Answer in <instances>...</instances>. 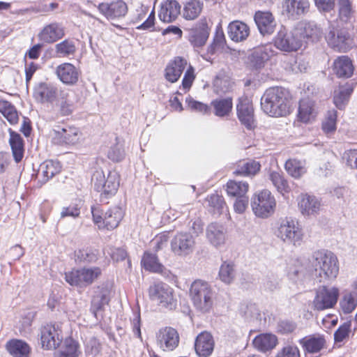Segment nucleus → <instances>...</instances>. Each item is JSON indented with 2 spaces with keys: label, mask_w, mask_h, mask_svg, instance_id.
I'll return each instance as SVG.
<instances>
[{
  "label": "nucleus",
  "mask_w": 357,
  "mask_h": 357,
  "mask_svg": "<svg viewBox=\"0 0 357 357\" xmlns=\"http://www.w3.org/2000/svg\"><path fill=\"white\" fill-rule=\"evenodd\" d=\"M263 111L271 116H286L291 112V98L284 88L275 86L266 90L261 98Z\"/></svg>",
  "instance_id": "nucleus-1"
},
{
  "label": "nucleus",
  "mask_w": 357,
  "mask_h": 357,
  "mask_svg": "<svg viewBox=\"0 0 357 357\" xmlns=\"http://www.w3.org/2000/svg\"><path fill=\"white\" fill-rule=\"evenodd\" d=\"M312 265L314 268V276L319 282L328 283L335 280L339 273L337 258L328 250L314 252Z\"/></svg>",
  "instance_id": "nucleus-2"
},
{
  "label": "nucleus",
  "mask_w": 357,
  "mask_h": 357,
  "mask_svg": "<svg viewBox=\"0 0 357 357\" xmlns=\"http://www.w3.org/2000/svg\"><path fill=\"white\" fill-rule=\"evenodd\" d=\"M190 297L195 308L202 313H207L213 307V291L204 280H196L191 284Z\"/></svg>",
  "instance_id": "nucleus-3"
},
{
  "label": "nucleus",
  "mask_w": 357,
  "mask_h": 357,
  "mask_svg": "<svg viewBox=\"0 0 357 357\" xmlns=\"http://www.w3.org/2000/svg\"><path fill=\"white\" fill-rule=\"evenodd\" d=\"M94 189L100 192L101 202L113 197L119 187V175L116 171H109L107 176L101 169L96 170L92 176Z\"/></svg>",
  "instance_id": "nucleus-4"
},
{
  "label": "nucleus",
  "mask_w": 357,
  "mask_h": 357,
  "mask_svg": "<svg viewBox=\"0 0 357 357\" xmlns=\"http://www.w3.org/2000/svg\"><path fill=\"white\" fill-rule=\"evenodd\" d=\"M328 45L335 51L347 52L355 46L353 36L347 29L330 23L325 33Z\"/></svg>",
  "instance_id": "nucleus-5"
},
{
  "label": "nucleus",
  "mask_w": 357,
  "mask_h": 357,
  "mask_svg": "<svg viewBox=\"0 0 357 357\" xmlns=\"http://www.w3.org/2000/svg\"><path fill=\"white\" fill-rule=\"evenodd\" d=\"M275 234L285 243L299 245L303 239L302 229L296 220L285 218L282 220Z\"/></svg>",
  "instance_id": "nucleus-6"
},
{
  "label": "nucleus",
  "mask_w": 357,
  "mask_h": 357,
  "mask_svg": "<svg viewBox=\"0 0 357 357\" xmlns=\"http://www.w3.org/2000/svg\"><path fill=\"white\" fill-rule=\"evenodd\" d=\"M251 206L256 216L267 218L274 213L276 201L269 190H264L253 195Z\"/></svg>",
  "instance_id": "nucleus-7"
},
{
  "label": "nucleus",
  "mask_w": 357,
  "mask_h": 357,
  "mask_svg": "<svg viewBox=\"0 0 357 357\" xmlns=\"http://www.w3.org/2000/svg\"><path fill=\"white\" fill-rule=\"evenodd\" d=\"M148 292L150 299L162 307L172 309L175 306L174 290L167 284L155 282L150 285Z\"/></svg>",
  "instance_id": "nucleus-8"
},
{
  "label": "nucleus",
  "mask_w": 357,
  "mask_h": 357,
  "mask_svg": "<svg viewBox=\"0 0 357 357\" xmlns=\"http://www.w3.org/2000/svg\"><path fill=\"white\" fill-rule=\"evenodd\" d=\"M101 273L99 267L84 268L66 273L65 279L72 286H86L92 284Z\"/></svg>",
  "instance_id": "nucleus-9"
},
{
  "label": "nucleus",
  "mask_w": 357,
  "mask_h": 357,
  "mask_svg": "<svg viewBox=\"0 0 357 357\" xmlns=\"http://www.w3.org/2000/svg\"><path fill=\"white\" fill-rule=\"evenodd\" d=\"M38 335L41 347L45 350L57 349L63 340L61 330L57 324H49L42 326Z\"/></svg>",
  "instance_id": "nucleus-10"
},
{
  "label": "nucleus",
  "mask_w": 357,
  "mask_h": 357,
  "mask_svg": "<svg viewBox=\"0 0 357 357\" xmlns=\"http://www.w3.org/2000/svg\"><path fill=\"white\" fill-rule=\"evenodd\" d=\"M275 46L287 52L298 50L302 46V43L296 29L291 31H287L284 29L280 30L275 38Z\"/></svg>",
  "instance_id": "nucleus-11"
},
{
  "label": "nucleus",
  "mask_w": 357,
  "mask_h": 357,
  "mask_svg": "<svg viewBox=\"0 0 357 357\" xmlns=\"http://www.w3.org/2000/svg\"><path fill=\"white\" fill-rule=\"evenodd\" d=\"M339 291L337 288L320 287L317 290L316 296L313 301L314 309L321 311L333 307L337 301Z\"/></svg>",
  "instance_id": "nucleus-12"
},
{
  "label": "nucleus",
  "mask_w": 357,
  "mask_h": 357,
  "mask_svg": "<svg viewBox=\"0 0 357 357\" xmlns=\"http://www.w3.org/2000/svg\"><path fill=\"white\" fill-rule=\"evenodd\" d=\"M195 243L192 235L187 232H180L171 241V248L175 255H187L192 252Z\"/></svg>",
  "instance_id": "nucleus-13"
},
{
  "label": "nucleus",
  "mask_w": 357,
  "mask_h": 357,
  "mask_svg": "<svg viewBox=\"0 0 357 357\" xmlns=\"http://www.w3.org/2000/svg\"><path fill=\"white\" fill-rule=\"evenodd\" d=\"M98 9L107 20L124 17L128 10L127 4L123 0L102 2L98 6Z\"/></svg>",
  "instance_id": "nucleus-14"
},
{
  "label": "nucleus",
  "mask_w": 357,
  "mask_h": 357,
  "mask_svg": "<svg viewBox=\"0 0 357 357\" xmlns=\"http://www.w3.org/2000/svg\"><path fill=\"white\" fill-rule=\"evenodd\" d=\"M157 344L163 351H173L178 347L179 335L177 331L172 327L159 330L156 335Z\"/></svg>",
  "instance_id": "nucleus-15"
},
{
  "label": "nucleus",
  "mask_w": 357,
  "mask_h": 357,
  "mask_svg": "<svg viewBox=\"0 0 357 357\" xmlns=\"http://www.w3.org/2000/svg\"><path fill=\"white\" fill-rule=\"evenodd\" d=\"M296 29L302 43L317 42L322 35L321 28L314 22H300Z\"/></svg>",
  "instance_id": "nucleus-16"
},
{
  "label": "nucleus",
  "mask_w": 357,
  "mask_h": 357,
  "mask_svg": "<svg viewBox=\"0 0 357 357\" xmlns=\"http://www.w3.org/2000/svg\"><path fill=\"white\" fill-rule=\"evenodd\" d=\"M209 33L210 29L206 18L203 17L198 21L195 27L190 30L188 39L194 47H200L206 44Z\"/></svg>",
  "instance_id": "nucleus-17"
},
{
  "label": "nucleus",
  "mask_w": 357,
  "mask_h": 357,
  "mask_svg": "<svg viewBox=\"0 0 357 357\" xmlns=\"http://www.w3.org/2000/svg\"><path fill=\"white\" fill-rule=\"evenodd\" d=\"M237 115L239 121L248 129H251L254 124V109L252 102L247 97L238 99L236 106Z\"/></svg>",
  "instance_id": "nucleus-18"
},
{
  "label": "nucleus",
  "mask_w": 357,
  "mask_h": 357,
  "mask_svg": "<svg viewBox=\"0 0 357 357\" xmlns=\"http://www.w3.org/2000/svg\"><path fill=\"white\" fill-rule=\"evenodd\" d=\"M55 73L62 83L69 86L76 84L80 75L79 70L70 63L59 65L56 68Z\"/></svg>",
  "instance_id": "nucleus-19"
},
{
  "label": "nucleus",
  "mask_w": 357,
  "mask_h": 357,
  "mask_svg": "<svg viewBox=\"0 0 357 357\" xmlns=\"http://www.w3.org/2000/svg\"><path fill=\"white\" fill-rule=\"evenodd\" d=\"M58 89L54 84L40 82L34 89L33 96L40 103H52L57 98Z\"/></svg>",
  "instance_id": "nucleus-20"
},
{
  "label": "nucleus",
  "mask_w": 357,
  "mask_h": 357,
  "mask_svg": "<svg viewBox=\"0 0 357 357\" xmlns=\"http://www.w3.org/2000/svg\"><path fill=\"white\" fill-rule=\"evenodd\" d=\"M308 0H284L282 3L283 12L289 18L298 19L309 10Z\"/></svg>",
  "instance_id": "nucleus-21"
},
{
  "label": "nucleus",
  "mask_w": 357,
  "mask_h": 357,
  "mask_svg": "<svg viewBox=\"0 0 357 357\" xmlns=\"http://www.w3.org/2000/svg\"><path fill=\"white\" fill-rule=\"evenodd\" d=\"M274 53L272 44H266L255 48L250 57L251 64L255 68L260 69L274 55Z\"/></svg>",
  "instance_id": "nucleus-22"
},
{
  "label": "nucleus",
  "mask_w": 357,
  "mask_h": 357,
  "mask_svg": "<svg viewBox=\"0 0 357 357\" xmlns=\"http://www.w3.org/2000/svg\"><path fill=\"white\" fill-rule=\"evenodd\" d=\"M65 36L63 26L57 22L46 25L38 33L40 40L45 43H53Z\"/></svg>",
  "instance_id": "nucleus-23"
},
{
  "label": "nucleus",
  "mask_w": 357,
  "mask_h": 357,
  "mask_svg": "<svg viewBox=\"0 0 357 357\" xmlns=\"http://www.w3.org/2000/svg\"><path fill=\"white\" fill-rule=\"evenodd\" d=\"M54 132V140L59 144H75L79 142L81 137V133L78 128L75 127L59 128Z\"/></svg>",
  "instance_id": "nucleus-24"
},
{
  "label": "nucleus",
  "mask_w": 357,
  "mask_h": 357,
  "mask_svg": "<svg viewBox=\"0 0 357 357\" xmlns=\"http://www.w3.org/2000/svg\"><path fill=\"white\" fill-rule=\"evenodd\" d=\"M298 208L304 216H316L321 209V204L314 196L302 195L298 199Z\"/></svg>",
  "instance_id": "nucleus-25"
},
{
  "label": "nucleus",
  "mask_w": 357,
  "mask_h": 357,
  "mask_svg": "<svg viewBox=\"0 0 357 357\" xmlns=\"http://www.w3.org/2000/svg\"><path fill=\"white\" fill-rule=\"evenodd\" d=\"M254 18L261 35H271L274 32L276 23L272 13L258 11L255 13Z\"/></svg>",
  "instance_id": "nucleus-26"
},
{
  "label": "nucleus",
  "mask_w": 357,
  "mask_h": 357,
  "mask_svg": "<svg viewBox=\"0 0 357 357\" xmlns=\"http://www.w3.org/2000/svg\"><path fill=\"white\" fill-rule=\"evenodd\" d=\"M214 349V340L208 332H202L197 335L195 342V349L199 357H208Z\"/></svg>",
  "instance_id": "nucleus-27"
},
{
  "label": "nucleus",
  "mask_w": 357,
  "mask_h": 357,
  "mask_svg": "<svg viewBox=\"0 0 357 357\" xmlns=\"http://www.w3.org/2000/svg\"><path fill=\"white\" fill-rule=\"evenodd\" d=\"M187 65L186 59L180 56L175 57L165 68V79L171 83L177 82Z\"/></svg>",
  "instance_id": "nucleus-28"
},
{
  "label": "nucleus",
  "mask_w": 357,
  "mask_h": 357,
  "mask_svg": "<svg viewBox=\"0 0 357 357\" xmlns=\"http://www.w3.org/2000/svg\"><path fill=\"white\" fill-rule=\"evenodd\" d=\"M229 38L234 42H242L250 35V28L244 22L235 20L230 22L227 27Z\"/></svg>",
  "instance_id": "nucleus-29"
},
{
  "label": "nucleus",
  "mask_w": 357,
  "mask_h": 357,
  "mask_svg": "<svg viewBox=\"0 0 357 357\" xmlns=\"http://www.w3.org/2000/svg\"><path fill=\"white\" fill-rule=\"evenodd\" d=\"M181 6L176 0H167L164 2L159 12V18L164 22H172L180 13Z\"/></svg>",
  "instance_id": "nucleus-30"
},
{
  "label": "nucleus",
  "mask_w": 357,
  "mask_h": 357,
  "mask_svg": "<svg viewBox=\"0 0 357 357\" xmlns=\"http://www.w3.org/2000/svg\"><path fill=\"white\" fill-rule=\"evenodd\" d=\"M354 67L347 56H340L333 62L334 73L340 78H349L354 73Z\"/></svg>",
  "instance_id": "nucleus-31"
},
{
  "label": "nucleus",
  "mask_w": 357,
  "mask_h": 357,
  "mask_svg": "<svg viewBox=\"0 0 357 357\" xmlns=\"http://www.w3.org/2000/svg\"><path fill=\"white\" fill-rule=\"evenodd\" d=\"M124 213L119 206L109 208L104 213L102 227L108 230L114 229L118 227L123 218Z\"/></svg>",
  "instance_id": "nucleus-32"
},
{
  "label": "nucleus",
  "mask_w": 357,
  "mask_h": 357,
  "mask_svg": "<svg viewBox=\"0 0 357 357\" xmlns=\"http://www.w3.org/2000/svg\"><path fill=\"white\" fill-rule=\"evenodd\" d=\"M252 344L259 351L266 352L273 349L278 344V338L271 333H263L256 336Z\"/></svg>",
  "instance_id": "nucleus-33"
},
{
  "label": "nucleus",
  "mask_w": 357,
  "mask_h": 357,
  "mask_svg": "<svg viewBox=\"0 0 357 357\" xmlns=\"http://www.w3.org/2000/svg\"><path fill=\"white\" fill-rule=\"evenodd\" d=\"M206 235L210 243L215 247H219L225 242V233L223 227L218 224H209L206 228Z\"/></svg>",
  "instance_id": "nucleus-34"
},
{
  "label": "nucleus",
  "mask_w": 357,
  "mask_h": 357,
  "mask_svg": "<svg viewBox=\"0 0 357 357\" xmlns=\"http://www.w3.org/2000/svg\"><path fill=\"white\" fill-rule=\"evenodd\" d=\"M6 349L13 357H29L30 347L21 340L14 339L6 343Z\"/></svg>",
  "instance_id": "nucleus-35"
},
{
  "label": "nucleus",
  "mask_w": 357,
  "mask_h": 357,
  "mask_svg": "<svg viewBox=\"0 0 357 357\" xmlns=\"http://www.w3.org/2000/svg\"><path fill=\"white\" fill-rule=\"evenodd\" d=\"M61 169V166L59 161L48 160L40 164L38 174L43 176V181L45 183L54 176L59 174Z\"/></svg>",
  "instance_id": "nucleus-36"
},
{
  "label": "nucleus",
  "mask_w": 357,
  "mask_h": 357,
  "mask_svg": "<svg viewBox=\"0 0 357 357\" xmlns=\"http://www.w3.org/2000/svg\"><path fill=\"white\" fill-rule=\"evenodd\" d=\"M314 102L309 98H303L299 102L298 114L299 120L304 123L310 121L315 117Z\"/></svg>",
  "instance_id": "nucleus-37"
},
{
  "label": "nucleus",
  "mask_w": 357,
  "mask_h": 357,
  "mask_svg": "<svg viewBox=\"0 0 357 357\" xmlns=\"http://www.w3.org/2000/svg\"><path fill=\"white\" fill-rule=\"evenodd\" d=\"M109 301V291L105 289H98L95 291V294L91 300V312L97 316V312L101 310L105 305H107Z\"/></svg>",
  "instance_id": "nucleus-38"
},
{
  "label": "nucleus",
  "mask_w": 357,
  "mask_h": 357,
  "mask_svg": "<svg viewBox=\"0 0 357 357\" xmlns=\"http://www.w3.org/2000/svg\"><path fill=\"white\" fill-rule=\"evenodd\" d=\"M354 88L351 84L340 86L334 91L333 102L339 109H344L349 97L353 92Z\"/></svg>",
  "instance_id": "nucleus-39"
},
{
  "label": "nucleus",
  "mask_w": 357,
  "mask_h": 357,
  "mask_svg": "<svg viewBox=\"0 0 357 357\" xmlns=\"http://www.w3.org/2000/svg\"><path fill=\"white\" fill-rule=\"evenodd\" d=\"M9 143L15 161L16 162H20L23 158L24 151L22 138L18 133L10 131Z\"/></svg>",
  "instance_id": "nucleus-40"
},
{
  "label": "nucleus",
  "mask_w": 357,
  "mask_h": 357,
  "mask_svg": "<svg viewBox=\"0 0 357 357\" xmlns=\"http://www.w3.org/2000/svg\"><path fill=\"white\" fill-rule=\"evenodd\" d=\"M82 354L79 343L73 338H66L56 357H79Z\"/></svg>",
  "instance_id": "nucleus-41"
},
{
  "label": "nucleus",
  "mask_w": 357,
  "mask_h": 357,
  "mask_svg": "<svg viewBox=\"0 0 357 357\" xmlns=\"http://www.w3.org/2000/svg\"><path fill=\"white\" fill-rule=\"evenodd\" d=\"M203 9V3L199 0H190L184 5L183 17L188 20H195Z\"/></svg>",
  "instance_id": "nucleus-42"
},
{
  "label": "nucleus",
  "mask_w": 357,
  "mask_h": 357,
  "mask_svg": "<svg viewBox=\"0 0 357 357\" xmlns=\"http://www.w3.org/2000/svg\"><path fill=\"white\" fill-rule=\"evenodd\" d=\"M141 263L143 267L149 271L161 273L163 271L164 267L162 264L159 262L155 254L145 252L142 257Z\"/></svg>",
  "instance_id": "nucleus-43"
},
{
  "label": "nucleus",
  "mask_w": 357,
  "mask_h": 357,
  "mask_svg": "<svg viewBox=\"0 0 357 357\" xmlns=\"http://www.w3.org/2000/svg\"><path fill=\"white\" fill-rule=\"evenodd\" d=\"M301 344L303 347L305 351L310 354L319 352L324 347L326 341L321 337H312L310 338H303L300 340Z\"/></svg>",
  "instance_id": "nucleus-44"
},
{
  "label": "nucleus",
  "mask_w": 357,
  "mask_h": 357,
  "mask_svg": "<svg viewBox=\"0 0 357 357\" xmlns=\"http://www.w3.org/2000/svg\"><path fill=\"white\" fill-rule=\"evenodd\" d=\"M261 165L259 162L250 160L241 162L234 172L236 175L250 176L256 174L260 169Z\"/></svg>",
  "instance_id": "nucleus-45"
},
{
  "label": "nucleus",
  "mask_w": 357,
  "mask_h": 357,
  "mask_svg": "<svg viewBox=\"0 0 357 357\" xmlns=\"http://www.w3.org/2000/svg\"><path fill=\"white\" fill-rule=\"evenodd\" d=\"M214 108V114L217 116L223 117L228 116L232 109V99L227 98L224 99L214 100L211 102Z\"/></svg>",
  "instance_id": "nucleus-46"
},
{
  "label": "nucleus",
  "mask_w": 357,
  "mask_h": 357,
  "mask_svg": "<svg viewBox=\"0 0 357 357\" xmlns=\"http://www.w3.org/2000/svg\"><path fill=\"white\" fill-rule=\"evenodd\" d=\"M248 188L249 185L246 181H229L227 183V192L231 197L245 196Z\"/></svg>",
  "instance_id": "nucleus-47"
},
{
  "label": "nucleus",
  "mask_w": 357,
  "mask_h": 357,
  "mask_svg": "<svg viewBox=\"0 0 357 357\" xmlns=\"http://www.w3.org/2000/svg\"><path fill=\"white\" fill-rule=\"evenodd\" d=\"M285 169L292 177L300 178L306 172L303 162L296 159H289L285 163Z\"/></svg>",
  "instance_id": "nucleus-48"
},
{
  "label": "nucleus",
  "mask_w": 357,
  "mask_h": 357,
  "mask_svg": "<svg viewBox=\"0 0 357 357\" xmlns=\"http://www.w3.org/2000/svg\"><path fill=\"white\" fill-rule=\"evenodd\" d=\"M337 6L341 21L347 22L354 17V10L351 0H338Z\"/></svg>",
  "instance_id": "nucleus-49"
},
{
  "label": "nucleus",
  "mask_w": 357,
  "mask_h": 357,
  "mask_svg": "<svg viewBox=\"0 0 357 357\" xmlns=\"http://www.w3.org/2000/svg\"><path fill=\"white\" fill-rule=\"evenodd\" d=\"M236 276L234 264L232 262L225 261L220 266L219 277L225 284H231Z\"/></svg>",
  "instance_id": "nucleus-50"
},
{
  "label": "nucleus",
  "mask_w": 357,
  "mask_h": 357,
  "mask_svg": "<svg viewBox=\"0 0 357 357\" xmlns=\"http://www.w3.org/2000/svg\"><path fill=\"white\" fill-rule=\"evenodd\" d=\"M55 52L59 57H67L73 55L76 52V47L73 40L66 39L55 45Z\"/></svg>",
  "instance_id": "nucleus-51"
},
{
  "label": "nucleus",
  "mask_w": 357,
  "mask_h": 357,
  "mask_svg": "<svg viewBox=\"0 0 357 357\" xmlns=\"http://www.w3.org/2000/svg\"><path fill=\"white\" fill-rule=\"evenodd\" d=\"M98 250L93 249H82L75 251V261L84 263H93L98 259Z\"/></svg>",
  "instance_id": "nucleus-52"
},
{
  "label": "nucleus",
  "mask_w": 357,
  "mask_h": 357,
  "mask_svg": "<svg viewBox=\"0 0 357 357\" xmlns=\"http://www.w3.org/2000/svg\"><path fill=\"white\" fill-rule=\"evenodd\" d=\"M206 202L213 213L218 215L222 213L226 206L224 198L218 194H212L208 196Z\"/></svg>",
  "instance_id": "nucleus-53"
},
{
  "label": "nucleus",
  "mask_w": 357,
  "mask_h": 357,
  "mask_svg": "<svg viewBox=\"0 0 357 357\" xmlns=\"http://www.w3.org/2000/svg\"><path fill=\"white\" fill-rule=\"evenodd\" d=\"M269 178L279 192L284 193L289 191L288 183L280 173L277 172H271Z\"/></svg>",
  "instance_id": "nucleus-54"
},
{
  "label": "nucleus",
  "mask_w": 357,
  "mask_h": 357,
  "mask_svg": "<svg viewBox=\"0 0 357 357\" xmlns=\"http://www.w3.org/2000/svg\"><path fill=\"white\" fill-rule=\"evenodd\" d=\"M107 157L114 162L121 161L124 157V150L122 144L116 142L115 144L111 146L107 152Z\"/></svg>",
  "instance_id": "nucleus-55"
},
{
  "label": "nucleus",
  "mask_w": 357,
  "mask_h": 357,
  "mask_svg": "<svg viewBox=\"0 0 357 357\" xmlns=\"http://www.w3.org/2000/svg\"><path fill=\"white\" fill-rule=\"evenodd\" d=\"M185 102L188 107L192 111L198 112L202 114H208L210 112V107L199 101L194 100L192 97H187Z\"/></svg>",
  "instance_id": "nucleus-56"
},
{
  "label": "nucleus",
  "mask_w": 357,
  "mask_h": 357,
  "mask_svg": "<svg viewBox=\"0 0 357 357\" xmlns=\"http://www.w3.org/2000/svg\"><path fill=\"white\" fill-rule=\"evenodd\" d=\"M340 305L344 313H350L357 305V298L354 295H346L340 302Z\"/></svg>",
  "instance_id": "nucleus-57"
},
{
  "label": "nucleus",
  "mask_w": 357,
  "mask_h": 357,
  "mask_svg": "<svg viewBox=\"0 0 357 357\" xmlns=\"http://www.w3.org/2000/svg\"><path fill=\"white\" fill-rule=\"evenodd\" d=\"M107 254L111 257L113 261H119L124 260L127 256V251L122 248L109 247L107 249Z\"/></svg>",
  "instance_id": "nucleus-58"
},
{
  "label": "nucleus",
  "mask_w": 357,
  "mask_h": 357,
  "mask_svg": "<svg viewBox=\"0 0 357 357\" xmlns=\"http://www.w3.org/2000/svg\"><path fill=\"white\" fill-rule=\"evenodd\" d=\"M322 129L326 133H330L336 129V114L335 112H330L322 123Z\"/></svg>",
  "instance_id": "nucleus-59"
},
{
  "label": "nucleus",
  "mask_w": 357,
  "mask_h": 357,
  "mask_svg": "<svg viewBox=\"0 0 357 357\" xmlns=\"http://www.w3.org/2000/svg\"><path fill=\"white\" fill-rule=\"evenodd\" d=\"M317 9L321 13H328L333 10L335 6V0H314Z\"/></svg>",
  "instance_id": "nucleus-60"
},
{
  "label": "nucleus",
  "mask_w": 357,
  "mask_h": 357,
  "mask_svg": "<svg viewBox=\"0 0 357 357\" xmlns=\"http://www.w3.org/2000/svg\"><path fill=\"white\" fill-rule=\"evenodd\" d=\"M189 230L192 233L194 238L197 237L199 234L203 233L204 224L201 219L196 218L194 220H191L188 225Z\"/></svg>",
  "instance_id": "nucleus-61"
},
{
  "label": "nucleus",
  "mask_w": 357,
  "mask_h": 357,
  "mask_svg": "<svg viewBox=\"0 0 357 357\" xmlns=\"http://www.w3.org/2000/svg\"><path fill=\"white\" fill-rule=\"evenodd\" d=\"M276 357H300V351L297 347L287 345L278 353Z\"/></svg>",
  "instance_id": "nucleus-62"
},
{
  "label": "nucleus",
  "mask_w": 357,
  "mask_h": 357,
  "mask_svg": "<svg viewBox=\"0 0 357 357\" xmlns=\"http://www.w3.org/2000/svg\"><path fill=\"white\" fill-rule=\"evenodd\" d=\"M350 327L351 324L349 323H344L341 325L334 333L335 341L340 342L348 336Z\"/></svg>",
  "instance_id": "nucleus-63"
},
{
  "label": "nucleus",
  "mask_w": 357,
  "mask_h": 357,
  "mask_svg": "<svg viewBox=\"0 0 357 357\" xmlns=\"http://www.w3.org/2000/svg\"><path fill=\"white\" fill-rule=\"evenodd\" d=\"M344 159L347 161V165L352 169H357V150L351 149L344 153Z\"/></svg>",
  "instance_id": "nucleus-64"
}]
</instances>
